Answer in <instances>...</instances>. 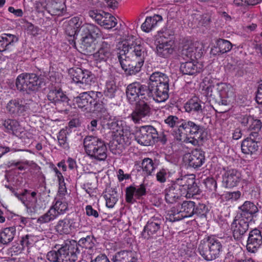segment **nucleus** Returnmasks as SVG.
I'll list each match as a JSON object with an SVG mask.
<instances>
[{"label":"nucleus","mask_w":262,"mask_h":262,"mask_svg":"<svg viewBox=\"0 0 262 262\" xmlns=\"http://www.w3.org/2000/svg\"><path fill=\"white\" fill-rule=\"evenodd\" d=\"M146 56V49L133 36L128 37L123 49L117 55L122 69L128 75H135L141 71Z\"/></svg>","instance_id":"1"},{"label":"nucleus","mask_w":262,"mask_h":262,"mask_svg":"<svg viewBox=\"0 0 262 262\" xmlns=\"http://www.w3.org/2000/svg\"><path fill=\"white\" fill-rule=\"evenodd\" d=\"M199 190L195 179L184 176L172 182L171 184L164 190L165 200L167 203L173 204L182 196L190 197L198 194Z\"/></svg>","instance_id":"2"},{"label":"nucleus","mask_w":262,"mask_h":262,"mask_svg":"<svg viewBox=\"0 0 262 262\" xmlns=\"http://www.w3.org/2000/svg\"><path fill=\"white\" fill-rule=\"evenodd\" d=\"M100 92L90 91L81 93L78 96L74 97L73 104L75 107L86 112H98L105 113V104L100 101L102 97Z\"/></svg>","instance_id":"3"},{"label":"nucleus","mask_w":262,"mask_h":262,"mask_svg":"<svg viewBox=\"0 0 262 262\" xmlns=\"http://www.w3.org/2000/svg\"><path fill=\"white\" fill-rule=\"evenodd\" d=\"M57 250H52L48 252L47 259L51 262H76L77 255L80 253L77 241L67 240L57 248Z\"/></svg>","instance_id":"4"},{"label":"nucleus","mask_w":262,"mask_h":262,"mask_svg":"<svg viewBox=\"0 0 262 262\" xmlns=\"http://www.w3.org/2000/svg\"><path fill=\"white\" fill-rule=\"evenodd\" d=\"M83 147L86 155L92 160L105 161L107 148L105 142L97 136H87L83 139Z\"/></svg>","instance_id":"5"},{"label":"nucleus","mask_w":262,"mask_h":262,"mask_svg":"<svg viewBox=\"0 0 262 262\" xmlns=\"http://www.w3.org/2000/svg\"><path fill=\"white\" fill-rule=\"evenodd\" d=\"M81 48L88 54L92 53L95 48V41L101 35L100 29L91 24H84L79 29Z\"/></svg>","instance_id":"6"},{"label":"nucleus","mask_w":262,"mask_h":262,"mask_svg":"<svg viewBox=\"0 0 262 262\" xmlns=\"http://www.w3.org/2000/svg\"><path fill=\"white\" fill-rule=\"evenodd\" d=\"M198 250L205 260H212L220 256L223 250V246L220 239L211 235L201 242Z\"/></svg>","instance_id":"7"},{"label":"nucleus","mask_w":262,"mask_h":262,"mask_svg":"<svg viewBox=\"0 0 262 262\" xmlns=\"http://www.w3.org/2000/svg\"><path fill=\"white\" fill-rule=\"evenodd\" d=\"M15 83L19 91L31 94L38 91L41 88L44 81L40 76L35 73H24L17 76Z\"/></svg>","instance_id":"8"},{"label":"nucleus","mask_w":262,"mask_h":262,"mask_svg":"<svg viewBox=\"0 0 262 262\" xmlns=\"http://www.w3.org/2000/svg\"><path fill=\"white\" fill-rule=\"evenodd\" d=\"M125 93L128 102L132 105L142 100H149L147 86L140 82H134L128 84L126 88Z\"/></svg>","instance_id":"9"},{"label":"nucleus","mask_w":262,"mask_h":262,"mask_svg":"<svg viewBox=\"0 0 262 262\" xmlns=\"http://www.w3.org/2000/svg\"><path fill=\"white\" fill-rule=\"evenodd\" d=\"M69 74L73 81L83 90L86 89L94 82V75L87 70L71 68L69 70Z\"/></svg>","instance_id":"10"},{"label":"nucleus","mask_w":262,"mask_h":262,"mask_svg":"<svg viewBox=\"0 0 262 262\" xmlns=\"http://www.w3.org/2000/svg\"><path fill=\"white\" fill-rule=\"evenodd\" d=\"M157 130L151 125L142 126L137 129L134 137L136 141L140 145L149 146L155 143L157 136Z\"/></svg>","instance_id":"11"},{"label":"nucleus","mask_w":262,"mask_h":262,"mask_svg":"<svg viewBox=\"0 0 262 262\" xmlns=\"http://www.w3.org/2000/svg\"><path fill=\"white\" fill-rule=\"evenodd\" d=\"M162 223V218L159 214L150 218L142 232V237L146 239L156 238L161 233Z\"/></svg>","instance_id":"12"},{"label":"nucleus","mask_w":262,"mask_h":262,"mask_svg":"<svg viewBox=\"0 0 262 262\" xmlns=\"http://www.w3.org/2000/svg\"><path fill=\"white\" fill-rule=\"evenodd\" d=\"M199 132H201V126L191 121L182 120L172 134L177 140L182 141L188 135Z\"/></svg>","instance_id":"13"},{"label":"nucleus","mask_w":262,"mask_h":262,"mask_svg":"<svg viewBox=\"0 0 262 262\" xmlns=\"http://www.w3.org/2000/svg\"><path fill=\"white\" fill-rule=\"evenodd\" d=\"M79 220L78 216L75 214L68 215L57 222L55 230L60 234H68L79 227Z\"/></svg>","instance_id":"14"},{"label":"nucleus","mask_w":262,"mask_h":262,"mask_svg":"<svg viewBox=\"0 0 262 262\" xmlns=\"http://www.w3.org/2000/svg\"><path fill=\"white\" fill-rule=\"evenodd\" d=\"M250 221L236 216L232 222L230 229L233 237L236 241H241L249 228Z\"/></svg>","instance_id":"15"},{"label":"nucleus","mask_w":262,"mask_h":262,"mask_svg":"<svg viewBox=\"0 0 262 262\" xmlns=\"http://www.w3.org/2000/svg\"><path fill=\"white\" fill-rule=\"evenodd\" d=\"M82 22L78 17H74L64 24L66 34L69 37V41L73 47L76 46L75 39L79 33V29L82 26Z\"/></svg>","instance_id":"16"},{"label":"nucleus","mask_w":262,"mask_h":262,"mask_svg":"<svg viewBox=\"0 0 262 262\" xmlns=\"http://www.w3.org/2000/svg\"><path fill=\"white\" fill-rule=\"evenodd\" d=\"M133 134L127 130L123 129L121 133L117 135L113 141L111 150L114 154H120L125 145H129L132 142Z\"/></svg>","instance_id":"17"},{"label":"nucleus","mask_w":262,"mask_h":262,"mask_svg":"<svg viewBox=\"0 0 262 262\" xmlns=\"http://www.w3.org/2000/svg\"><path fill=\"white\" fill-rule=\"evenodd\" d=\"M149 100H142L135 103L136 107L131 114L133 121L135 123H139L143 119L148 117L151 114V108L148 103Z\"/></svg>","instance_id":"18"},{"label":"nucleus","mask_w":262,"mask_h":262,"mask_svg":"<svg viewBox=\"0 0 262 262\" xmlns=\"http://www.w3.org/2000/svg\"><path fill=\"white\" fill-rule=\"evenodd\" d=\"M261 139V136L257 133H250L249 137L244 140L241 144V149L245 154H253L258 149V143Z\"/></svg>","instance_id":"19"},{"label":"nucleus","mask_w":262,"mask_h":262,"mask_svg":"<svg viewBox=\"0 0 262 262\" xmlns=\"http://www.w3.org/2000/svg\"><path fill=\"white\" fill-rule=\"evenodd\" d=\"M242 180V175L239 171L235 168L227 167L224 169L222 175V182L227 188H233L238 185Z\"/></svg>","instance_id":"20"},{"label":"nucleus","mask_w":262,"mask_h":262,"mask_svg":"<svg viewBox=\"0 0 262 262\" xmlns=\"http://www.w3.org/2000/svg\"><path fill=\"white\" fill-rule=\"evenodd\" d=\"M185 158L189 167L197 169L201 167L205 162V152L200 148H195L191 153L186 154Z\"/></svg>","instance_id":"21"},{"label":"nucleus","mask_w":262,"mask_h":262,"mask_svg":"<svg viewBox=\"0 0 262 262\" xmlns=\"http://www.w3.org/2000/svg\"><path fill=\"white\" fill-rule=\"evenodd\" d=\"M146 194V189L144 184H141L136 187L130 185L126 188L125 200L129 204L136 202L137 199H140L142 196Z\"/></svg>","instance_id":"22"},{"label":"nucleus","mask_w":262,"mask_h":262,"mask_svg":"<svg viewBox=\"0 0 262 262\" xmlns=\"http://www.w3.org/2000/svg\"><path fill=\"white\" fill-rule=\"evenodd\" d=\"M14 195L20 201L27 209L35 210L36 203L37 202V193L35 191L30 192V190L25 189L21 193L15 192Z\"/></svg>","instance_id":"23"},{"label":"nucleus","mask_w":262,"mask_h":262,"mask_svg":"<svg viewBox=\"0 0 262 262\" xmlns=\"http://www.w3.org/2000/svg\"><path fill=\"white\" fill-rule=\"evenodd\" d=\"M238 209L239 211L236 216L250 222L253 217L256 216V214L259 211L257 206L254 203L248 201H245L242 205L238 207Z\"/></svg>","instance_id":"24"},{"label":"nucleus","mask_w":262,"mask_h":262,"mask_svg":"<svg viewBox=\"0 0 262 262\" xmlns=\"http://www.w3.org/2000/svg\"><path fill=\"white\" fill-rule=\"evenodd\" d=\"M262 244L261 232L255 228L249 233L247 241V249L249 252L254 253L257 250Z\"/></svg>","instance_id":"25"},{"label":"nucleus","mask_w":262,"mask_h":262,"mask_svg":"<svg viewBox=\"0 0 262 262\" xmlns=\"http://www.w3.org/2000/svg\"><path fill=\"white\" fill-rule=\"evenodd\" d=\"M49 101L55 105L63 103L64 105H68L69 99L61 88L52 87L47 94Z\"/></svg>","instance_id":"26"},{"label":"nucleus","mask_w":262,"mask_h":262,"mask_svg":"<svg viewBox=\"0 0 262 262\" xmlns=\"http://www.w3.org/2000/svg\"><path fill=\"white\" fill-rule=\"evenodd\" d=\"M6 108L8 112L14 117L24 116L25 100L22 98L12 99L7 103Z\"/></svg>","instance_id":"27"},{"label":"nucleus","mask_w":262,"mask_h":262,"mask_svg":"<svg viewBox=\"0 0 262 262\" xmlns=\"http://www.w3.org/2000/svg\"><path fill=\"white\" fill-rule=\"evenodd\" d=\"M156 86H158L157 85ZM149 99H152L156 102H163L169 98V88L147 86Z\"/></svg>","instance_id":"28"},{"label":"nucleus","mask_w":262,"mask_h":262,"mask_svg":"<svg viewBox=\"0 0 262 262\" xmlns=\"http://www.w3.org/2000/svg\"><path fill=\"white\" fill-rule=\"evenodd\" d=\"M113 46L112 42L102 41L99 50L94 54L96 60L100 62H106L107 60H111L113 56Z\"/></svg>","instance_id":"29"},{"label":"nucleus","mask_w":262,"mask_h":262,"mask_svg":"<svg viewBox=\"0 0 262 262\" xmlns=\"http://www.w3.org/2000/svg\"><path fill=\"white\" fill-rule=\"evenodd\" d=\"M0 126L4 127L5 132L16 136H19L23 132V128L15 119H2L0 120Z\"/></svg>","instance_id":"30"},{"label":"nucleus","mask_w":262,"mask_h":262,"mask_svg":"<svg viewBox=\"0 0 262 262\" xmlns=\"http://www.w3.org/2000/svg\"><path fill=\"white\" fill-rule=\"evenodd\" d=\"M173 41L172 40H169L165 41L159 40L156 47L157 55L161 57L168 58L173 52Z\"/></svg>","instance_id":"31"},{"label":"nucleus","mask_w":262,"mask_h":262,"mask_svg":"<svg viewBox=\"0 0 262 262\" xmlns=\"http://www.w3.org/2000/svg\"><path fill=\"white\" fill-rule=\"evenodd\" d=\"M204 103L197 97H194L189 100L185 104L184 107L188 113H196L203 114L205 108Z\"/></svg>","instance_id":"32"},{"label":"nucleus","mask_w":262,"mask_h":262,"mask_svg":"<svg viewBox=\"0 0 262 262\" xmlns=\"http://www.w3.org/2000/svg\"><path fill=\"white\" fill-rule=\"evenodd\" d=\"M176 207L180 215L183 216V219L191 217L194 215L195 203L193 201H184L181 204L177 205Z\"/></svg>","instance_id":"33"},{"label":"nucleus","mask_w":262,"mask_h":262,"mask_svg":"<svg viewBox=\"0 0 262 262\" xmlns=\"http://www.w3.org/2000/svg\"><path fill=\"white\" fill-rule=\"evenodd\" d=\"M197 50L196 44L191 40H186L184 42L181 50V55L183 58L185 57L192 60V57L197 58L195 52Z\"/></svg>","instance_id":"34"},{"label":"nucleus","mask_w":262,"mask_h":262,"mask_svg":"<svg viewBox=\"0 0 262 262\" xmlns=\"http://www.w3.org/2000/svg\"><path fill=\"white\" fill-rule=\"evenodd\" d=\"M112 260L114 262H137L138 259L132 251L123 250L116 253Z\"/></svg>","instance_id":"35"},{"label":"nucleus","mask_w":262,"mask_h":262,"mask_svg":"<svg viewBox=\"0 0 262 262\" xmlns=\"http://www.w3.org/2000/svg\"><path fill=\"white\" fill-rule=\"evenodd\" d=\"M162 20V16L158 14L147 17L145 21L141 25V29L145 32H149L156 27L159 22Z\"/></svg>","instance_id":"36"},{"label":"nucleus","mask_w":262,"mask_h":262,"mask_svg":"<svg viewBox=\"0 0 262 262\" xmlns=\"http://www.w3.org/2000/svg\"><path fill=\"white\" fill-rule=\"evenodd\" d=\"M180 70L184 75H193L200 72V69L193 60L181 63Z\"/></svg>","instance_id":"37"},{"label":"nucleus","mask_w":262,"mask_h":262,"mask_svg":"<svg viewBox=\"0 0 262 262\" xmlns=\"http://www.w3.org/2000/svg\"><path fill=\"white\" fill-rule=\"evenodd\" d=\"M16 234L14 226L7 227L0 233V242L4 245H7L12 241Z\"/></svg>","instance_id":"38"},{"label":"nucleus","mask_w":262,"mask_h":262,"mask_svg":"<svg viewBox=\"0 0 262 262\" xmlns=\"http://www.w3.org/2000/svg\"><path fill=\"white\" fill-rule=\"evenodd\" d=\"M158 166L156 160L153 161L151 159L144 158L141 162V167L146 175L149 176L156 169Z\"/></svg>","instance_id":"39"},{"label":"nucleus","mask_w":262,"mask_h":262,"mask_svg":"<svg viewBox=\"0 0 262 262\" xmlns=\"http://www.w3.org/2000/svg\"><path fill=\"white\" fill-rule=\"evenodd\" d=\"M38 241L37 236L32 234H26L21 237L20 243L21 247L18 248V250H15L17 252H21L25 247H31Z\"/></svg>","instance_id":"40"},{"label":"nucleus","mask_w":262,"mask_h":262,"mask_svg":"<svg viewBox=\"0 0 262 262\" xmlns=\"http://www.w3.org/2000/svg\"><path fill=\"white\" fill-rule=\"evenodd\" d=\"M96 242V239L93 235H89L81 237L77 242V244L78 247L86 249H92L95 246Z\"/></svg>","instance_id":"41"},{"label":"nucleus","mask_w":262,"mask_h":262,"mask_svg":"<svg viewBox=\"0 0 262 262\" xmlns=\"http://www.w3.org/2000/svg\"><path fill=\"white\" fill-rule=\"evenodd\" d=\"M65 6L61 2L52 1L48 5V12L52 15H60L63 13Z\"/></svg>","instance_id":"42"},{"label":"nucleus","mask_w":262,"mask_h":262,"mask_svg":"<svg viewBox=\"0 0 262 262\" xmlns=\"http://www.w3.org/2000/svg\"><path fill=\"white\" fill-rule=\"evenodd\" d=\"M203 127L201 126V132L198 133H191L190 137L187 136L186 139H184L182 141L186 143H190L193 146L198 145L200 141H203L204 137L203 136Z\"/></svg>","instance_id":"43"},{"label":"nucleus","mask_w":262,"mask_h":262,"mask_svg":"<svg viewBox=\"0 0 262 262\" xmlns=\"http://www.w3.org/2000/svg\"><path fill=\"white\" fill-rule=\"evenodd\" d=\"M103 197L106 201V206L108 208H113L118 201L117 192L112 188L108 189L107 191H106Z\"/></svg>","instance_id":"44"},{"label":"nucleus","mask_w":262,"mask_h":262,"mask_svg":"<svg viewBox=\"0 0 262 262\" xmlns=\"http://www.w3.org/2000/svg\"><path fill=\"white\" fill-rule=\"evenodd\" d=\"M57 214L58 213L56 212L55 210L50 208L46 213L40 216L37 219V223L39 224L48 223L56 219L57 217Z\"/></svg>","instance_id":"45"},{"label":"nucleus","mask_w":262,"mask_h":262,"mask_svg":"<svg viewBox=\"0 0 262 262\" xmlns=\"http://www.w3.org/2000/svg\"><path fill=\"white\" fill-rule=\"evenodd\" d=\"M117 86L114 80H108L106 82L105 88L103 93L105 97L113 98L115 97Z\"/></svg>","instance_id":"46"},{"label":"nucleus","mask_w":262,"mask_h":262,"mask_svg":"<svg viewBox=\"0 0 262 262\" xmlns=\"http://www.w3.org/2000/svg\"><path fill=\"white\" fill-rule=\"evenodd\" d=\"M163 81H170L169 76L164 73L157 71L150 75L148 83H152V82L161 83Z\"/></svg>","instance_id":"47"},{"label":"nucleus","mask_w":262,"mask_h":262,"mask_svg":"<svg viewBox=\"0 0 262 262\" xmlns=\"http://www.w3.org/2000/svg\"><path fill=\"white\" fill-rule=\"evenodd\" d=\"M175 172V170L172 169H169L167 167L162 168L156 174L157 180L161 183H164L166 181V179Z\"/></svg>","instance_id":"48"},{"label":"nucleus","mask_w":262,"mask_h":262,"mask_svg":"<svg viewBox=\"0 0 262 262\" xmlns=\"http://www.w3.org/2000/svg\"><path fill=\"white\" fill-rule=\"evenodd\" d=\"M102 20L103 21L100 26L107 29L115 27L117 24L116 18L108 13L105 14Z\"/></svg>","instance_id":"49"},{"label":"nucleus","mask_w":262,"mask_h":262,"mask_svg":"<svg viewBox=\"0 0 262 262\" xmlns=\"http://www.w3.org/2000/svg\"><path fill=\"white\" fill-rule=\"evenodd\" d=\"M51 208L55 210L56 212L58 213V216L60 214H64L68 210V205L65 201L58 200Z\"/></svg>","instance_id":"50"},{"label":"nucleus","mask_w":262,"mask_h":262,"mask_svg":"<svg viewBox=\"0 0 262 262\" xmlns=\"http://www.w3.org/2000/svg\"><path fill=\"white\" fill-rule=\"evenodd\" d=\"M183 219V216L180 215L176 206L172 207L166 216L167 221L174 222Z\"/></svg>","instance_id":"51"},{"label":"nucleus","mask_w":262,"mask_h":262,"mask_svg":"<svg viewBox=\"0 0 262 262\" xmlns=\"http://www.w3.org/2000/svg\"><path fill=\"white\" fill-rule=\"evenodd\" d=\"M106 13L100 10H93L89 12V15L92 19H94L98 24L101 25L103 21L102 20L104 19V16H105Z\"/></svg>","instance_id":"52"},{"label":"nucleus","mask_w":262,"mask_h":262,"mask_svg":"<svg viewBox=\"0 0 262 262\" xmlns=\"http://www.w3.org/2000/svg\"><path fill=\"white\" fill-rule=\"evenodd\" d=\"M216 43L221 54L226 53L230 51L232 48L231 43L227 40L219 39L217 40Z\"/></svg>","instance_id":"53"},{"label":"nucleus","mask_w":262,"mask_h":262,"mask_svg":"<svg viewBox=\"0 0 262 262\" xmlns=\"http://www.w3.org/2000/svg\"><path fill=\"white\" fill-rule=\"evenodd\" d=\"M39 105L37 102L32 100H27V101L25 100V113L29 112L35 113L39 112Z\"/></svg>","instance_id":"54"},{"label":"nucleus","mask_w":262,"mask_h":262,"mask_svg":"<svg viewBox=\"0 0 262 262\" xmlns=\"http://www.w3.org/2000/svg\"><path fill=\"white\" fill-rule=\"evenodd\" d=\"M226 70L237 76H242L244 74L243 67L240 64L228 63L226 66Z\"/></svg>","instance_id":"55"},{"label":"nucleus","mask_w":262,"mask_h":262,"mask_svg":"<svg viewBox=\"0 0 262 262\" xmlns=\"http://www.w3.org/2000/svg\"><path fill=\"white\" fill-rule=\"evenodd\" d=\"M242 195L240 191H228L224 193V198L226 201L233 202L237 201Z\"/></svg>","instance_id":"56"},{"label":"nucleus","mask_w":262,"mask_h":262,"mask_svg":"<svg viewBox=\"0 0 262 262\" xmlns=\"http://www.w3.org/2000/svg\"><path fill=\"white\" fill-rule=\"evenodd\" d=\"M203 184L209 191L215 192L217 188V183L213 178H207L203 180Z\"/></svg>","instance_id":"57"},{"label":"nucleus","mask_w":262,"mask_h":262,"mask_svg":"<svg viewBox=\"0 0 262 262\" xmlns=\"http://www.w3.org/2000/svg\"><path fill=\"white\" fill-rule=\"evenodd\" d=\"M208 211V207L205 204L200 203L196 205L195 204L194 214L201 217H205Z\"/></svg>","instance_id":"58"},{"label":"nucleus","mask_w":262,"mask_h":262,"mask_svg":"<svg viewBox=\"0 0 262 262\" xmlns=\"http://www.w3.org/2000/svg\"><path fill=\"white\" fill-rule=\"evenodd\" d=\"M2 36L5 40V42L8 44V46L10 50L11 47L14 46V43L17 42L18 40V38L17 36L9 33L3 34Z\"/></svg>","instance_id":"59"},{"label":"nucleus","mask_w":262,"mask_h":262,"mask_svg":"<svg viewBox=\"0 0 262 262\" xmlns=\"http://www.w3.org/2000/svg\"><path fill=\"white\" fill-rule=\"evenodd\" d=\"M182 119H179L176 116L170 115L165 119L164 122L171 128L177 127L178 125L182 122Z\"/></svg>","instance_id":"60"},{"label":"nucleus","mask_w":262,"mask_h":262,"mask_svg":"<svg viewBox=\"0 0 262 262\" xmlns=\"http://www.w3.org/2000/svg\"><path fill=\"white\" fill-rule=\"evenodd\" d=\"M249 129L250 130V133H257L258 134H259V131L260 130L261 127V123L259 120L255 119L254 120L252 118V121L250 123Z\"/></svg>","instance_id":"61"},{"label":"nucleus","mask_w":262,"mask_h":262,"mask_svg":"<svg viewBox=\"0 0 262 262\" xmlns=\"http://www.w3.org/2000/svg\"><path fill=\"white\" fill-rule=\"evenodd\" d=\"M206 81H204L202 83V90L204 91L203 93L207 97H212L214 96L213 90L214 89V86L211 84L207 85L205 83Z\"/></svg>","instance_id":"62"},{"label":"nucleus","mask_w":262,"mask_h":262,"mask_svg":"<svg viewBox=\"0 0 262 262\" xmlns=\"http://www.w3.org/2000/svg\"><path fill=\"white\" fill-rule=\"evenodd\" d=\"M157 136L155 138V142H160L162 144L165 145L166 144L167 141V135L164 132L160 134H158L157 132Z\"/></svg>","instance_id":"63"},{"label":"nucleus","mask_w":262,"mask_h":262,"mask_svg":"<svg viewBox=\"0 0 262 262\" xmlns=\"http://www.w3.org/2000/svg\"><path fill=\"white\" fill-rule=\"evenodd\" d=\"M86 214L88 216H93L95 217L99 216V213L94 209L91 205H87L85 207Z\"/></svg>","instance_id":"64"}]
</instances>
